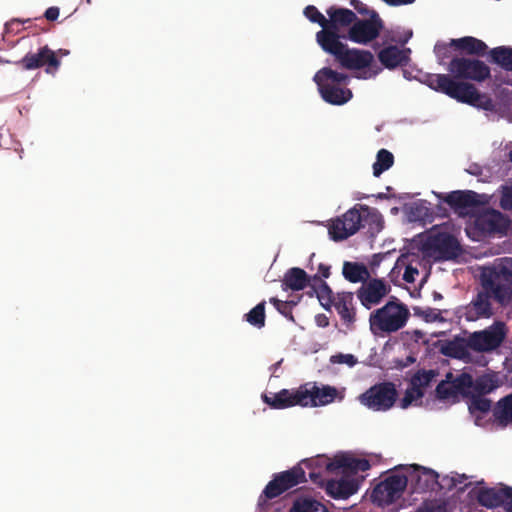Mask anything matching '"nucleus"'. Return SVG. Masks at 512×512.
Segmentation results:
<instances>
[{
    "mask_svg": "<svg viewBox=\"0 0 512 512\" xmlns=\"http://www.w3.org/2000/svg\"><path fill=\"white\" fill-rule=\"evenodd\" d=\"M327 24L319 30L315 39L320 48L334 57L340 67L349 70H362L369 68L374 61L373 54L368 50L349 48L342 42L346 39L341 30L351 27L357 20L355 12L348 8L331 6L326 10Z\"/></svg>",
    "mask_w": 512,
    "mask_h": 512,
    "instance_id": "f257e3e1",
    "label": "nucleus"
},
{
    "mask_svg": "<svg viewBox=\"0 0 512 512\" xmlns=\"http://www.w3.org/2000/svg\"><path fill=\"white\" fill-rule=\"evenodd\" d=\"M427 85L440 93L449 96L458 102L469 104L483 109L492 107V100L481 94L474 84L459 81L448 74H432L428 76Z\"/></svg>",
    "mask_w": 512,
    "mask_h": 512,
    "instance_id": "f03ea898",
    "label": "nucleus"
},
{
    "mask_svg": "<svg viewBox=\"0 0 512 512\" xmlns=\"http://www.w3.org/2000/svg\"><path fill=\"white\" fill-rule=\"evenodd\" d=\"M313 81L318 87L321 98L331 105H343L353 97L352 91L346 87L349 76L337 72L330 67H323L316 72Z\"/></svg>",
    "mask_w": 512,
    "mask_h": 512,
    "instance_id": "7ed1b4c3",
    "label": "nucleus"
},
{
    "mask_svg": "<svg viewBox=\"0 0 512 512\" xmlns=\"http://www.w3.org/2000/svg\"><path fill=\"white\" fill-rule=\"evenodd\" d=\"M376 209L366 205H355L347 210L341 217L331 220L329 235L334 241H342L357 233L363 226V222L371 218L373 221L380 219Z\"/></svg>",
    "mask_w": 512,
    "mask_h": 512,
    "instance_id": "20e7f679",
    "label": "nucleus"
},
{
    "mask_svg": "<svg viewBox=\"0 0 512 512\" xmlns=\"http://www.w3.org/2000/svg\"><path fill=\"white\" fill-rule=\"evenodd\" d=\"M482 285L499 303L507 301L512 291V259L502 258L499 263L486 268L482 274Z\"/></svg>",
    "mask_w": 512,
    "mask_h": 512,
    "instance_id": "39448f33",
    "label": "nucleus"
},
{
    "mask_svg": "<svg viewBox=\"0 0 512 512\" xmlns=\"http://www.w3.org/2000/svg\"><path fill=\"white\" fill-rule=\"evenodd\" d=\"M422 250L436 260H453L462 252L457 238L446 229L438 226L430 229L422 244Z\"/></svg>",
    "mask_w": 512,
    "mask_h": 512,
    "instance_id": "423d86ee",
    "label": "nucleus"
},
{
    "mask_svg": "<svg viewBox=\"0 0 512 512\" xmlns=\"http://www.w3.org/2000/svg\"><path fill=\"white\" fill-rule=\"evenodd\" d=\"M409 315L405 304L388 301L383 307L370 314V328L375 334L396 332L406 325Z\"/></svg>",
    "mask_w": 512,
    "mask_h": 512,
    "instance_id": "0eeeda50",
    "label": "nucleus"
},
{
    "mask_svg": "<svg viewBox=\"0 0 512 512\" xmlns=\"http://www.w3.org/2000/svg\"><path fill=\"white\" fill-rule=\"evenodd\" d=\"M396 385L390 381L376 383L359 395V402L376 412L390 410L398 399Z\"/></svg>",
    "mask_w": 512,
    "mask_h": 512,
    "instance_id": "6e6552de",
    "label": "nucleus"
},
{
    "mask_svg": "<svg viewBox=\"0 0 512 512\" xmlns=\"http://www.w3.org/2000/svg\"><path fill=\"white\" fill-rule=\"evenodd\" d=\"M448 75L459 80L483 82L490 78L491 70L483 61L469 57H453L447 66Z\"/></svg>",
    "mask_w": 512,
    "mask_h": 512,
    "instance_id": "1a4fd4ad",
    "label": "nucleus"
},
{
    "mask_svg": "<svg viewBox=\"0 0 512 512\" xmlns=\"http://www.w3.org/2000/svg\"><path fill=\"white\" fill-rule=\"evenodd\" d=\"M407 484V476L392 474L373 488L370 495L371 501L378 507L389 506L402 497Z\"/></svg>",
    "mask_w": 512,
    "mask_h": 512,
    "instance_id": "9d476101",
    "label": "nucleus"
},
{
    "mask_svg": "<svg viewBox=\"0 0 512 512\" xmlns=\"http://www.w3.org/2000/svg\"><path fill=\"white\" fill-rule=\"evenodd\" d=\"M384 28V22L377 12L371 13V18L358 19L349 28L346 39L357 44H368L379 37Z\"/></svg>",
    "mask_w": 512,
    "mask_h": 512,
    "instance_id": "9b49d317",
    "label": "nucleus"
},
{
    "mask_svg": "<svg viewBox=\"0 0 512 512\" xmlns=\"http://www.w3.org/2000/svg\"><path fill=\"white\" fill-rule=\"evenodd\" d=\"M471 350L488 352L498 348L506 337V327L503 322H495L489 328L476 331L469 335Z\"/></svg>",
    "mask_w": 512,
    "mask_h": 512,
    "instance_id": "f8f14e48",
    "label": "nucleus"
},
{
    "mask_svg": "<svg viewBox=\"0 0 512 512\" xmlns=\"http://www.w3.org/2000/svg\"><path fill=\"white\" fill-rule=\"evenodd\" d=\"M510 224V219L495 209L484 210L474 220V227L482 236L506 235Z\"/></svg>",
    "mask_w": 512,
    "mask_h": 512,
    "instance_id": "ddd939ff",
    "label": "nucleus"
},
{
    "mask_svg": "<svg viewBox=\"0 0 512 512\" xmlns=\"http://www.w3.org/2000/svg\"><path fill=\"white\" fill-rule=\"evenodd\" d=\"M338 391L329 385L317 386L315 382H308L300 386L302 407H318L332 403L337 397Z\"/></svg>",
    "mask_w": 512,
    "mask_h": 512,
    "instance_id": "4468645a",
    "label": "nucleus"
},
{
    "mask_svg": "<svg viewBox=\"0 0 512 512\" xmlns=\"http://www.w3.org/2000/svg\"><path fill=\"white\" fill-rule=\"evenodd\" d=\"M390 290L391 287L384 280L374 278L363 283L357 289L356 296L366 309H371L378 305Z\"/></svg>",
    "mask_w": 512,
    "mask_h": 512,
    "instance_id": "2eb2a0df",
    "label": "nucleus"
},
{
    "mask_svg": "<svg viewBox=\"0 0 512 512\" xmlns=\"http://www.w3.org/2000/svg\"><path fill=\"white\" fill-rule=\"evenodd\" d=\"M17 64L25 70H34L47 65L46 72H50L51 69L59 68L60 60L55 52L45 45L39 48L37 53H27Z\"/></svg>",
    "mask_w": 512,
    "mask_h": 512,
    "instance_id": "dca6fc26",
    "label": "nucleus"
},
{
    "mask_svg": "<svg viewBox=\"0 0 512 512\" xmlns=\"http://www.w3.org/2000/svg\"><path fill=\"white\" fill-rule=\"evenodd\" d=\"M438 198L459 214H463L464 211L480 205L478 193L472 190H456L446 194H439Z\"/></svg>",
    "mask_w": 512,
    "mask_h": 512,
    "instance_id": "f3484780",
    "label": "nucleus"
},
{
    "mask_svg": "<svg viewBox=\"0 0 512 512\" xmlns=\"http://www.w3.org/2000/svg\"><path fill=\"white\" fill-rule=\"evenodd\" d=\"M371 467L370 462L364 458H354L347 455L336 456L326 466L328 471L339 470L344 476L356 475L358 472H365Z\"/></svg>",
    "mask_w": 512,
    "mask_h": 512,
    "instance_id": "a211bd4d",
    "label": "nucleus"
},
{
    "mask_svg": "<svg viewBox=\"0 0 512 512\" xmlns=\"http://www.w3.org/2000/svg\"><path fill=\"white\" fill-rule=\"evenodd\" d=\"M490 290L484 289L465 307V317L468 321L489 318L493 315Z\"/></svg>",
    "mask_w": 512,
    "mask_h": 512,
    "instance_id": "6ab92c4d",
    "label": "nucleus"
},
{
    "mask_svg": "<svg viewBox=\"0 0 512 512\" xmlns=\"http://www.w3.org/2000/svg\"><path fill=\"white\" fill-rule=\"evenodd\" d=\"M341 321L347 327H351L356 322V308L354 307V294L352 292H338L332 303Z\"/></svg>",
    "mask_w": 512,
    "mask_h": 512,
    "instance_id": "aec40b11",
    "label": "nucleus"
},
{
    "mask_svg": "<svg viewBox=\"0 0 512 512\" xmlns=\"http://www.w3.org/2000/svg\"><path fill=\"white\" fill-rule=\"evenodd\" d=\"M412 467L415 471L411 474V481L414 482L415 492L434 491L440 486L437 472L418 465Z\"/></svg>",
    "mask_w": 512,
    "mask_h": 512,
    "instance_id": "412c9836",
    "label": "nucleus"
},
{
    "mask_svg": "<svg viewBox=\"0 0 512 512\" xmlns=\"http://www.w3.org/2000/svg\"><path fill=\"white\" fill-rule=\"evenodd\" d=\"M300 387L295 390L282 389L278 393L264 394L262 399L264 403L273 409H286L293 406H301L299 399Z\"/></svg>",
    "mask_w": 512,
    "mask_h": 512,
    "instance_id": "4be33fe9",
    "label": "nucleus"
},
{
    "mask_svg": "<svg viewBox=\"0 0 512 512\" xmlns=\"http://www.w3.org/2000/svg\"><path fill=\"white\" fill-rule=\"evenodd\" d=\"M511 492L512 487L509 486L480 489L477 495V501L480 505L489 509L501 506L505 508L507 496H509Z\"/></svg>",
    "mask_w": 512,
    "mask_h": 512,
    "instance_id": "5701e85b",
    "label": "nucleus"
},
{
    "mask_svg": "<svg viewBox=\"0 0 512 512\" xmlns=\"http://www.w3.org/2000/svg\"><path fill=\"white\" fill-rule=\"evenodd\" d=\"M410 49H399L397 46H388L378 53L379 61L388 69L404 66L409 61Z\"/></svg>",
    "mask_w": 512,
    "mask_h": 512,
    "instance_id": "b1692460",
    "label": "nucleus"
},
{
    "mask_svg": "<svg viewBox=\"0 0 512 512\" xmlns=\"http://www.w3.org/2000/svg\"><path fill=\"white\" fill-rule=\"evenodd\" d=\"M358 480L345 476L340 480H331L327 483V492L335 499H347L357 492Z\"/></svg>",
    "mask_w": 512,
    "mask_h": 512,
    "instance_id": "393cba45",
    "label": "nucleus"
},
{
    "mask_svg": "<svg viewBox=\"0 0 512 512\" xmlns=\"http://www.w3.org/2000/svg\"><path fill=\"white\" fill-rule=\"evenodd\" d=\"M471 344L470 337H455L452 340L447 341L441 347V353L445 356L456 358V359H468L470 358Z\"/></svg>",
    "mask_w": 512,
    "mask_h": 512,
    "instance_id": "a878e982",
    "label": "nucleus"
},
{
    "mask_svg": "<svg viewBox=\"0 0 512 512\" xmlns=\"http://www.w3.org/2000/svg\"><path fill=\"white\" fill-rule=\"evenodd\" d=\"M450 45L457 50L463 51L468 55L484 56L488 46L485 42L472 36H465L458 39H451Z\"/></svg>",
    "mask_w": 512,
    "mask_h": 512,
    "instance_id": "bb28decb",
    "label": "nucleus"
},
{
    "mask_svg": "<svg viewBox=\"0 0 512 512\" xmlns=\"http://www.w3.org/2000/svg\"><path fill=\"white\" fill-rule=\"evenodd\" d=\"M310 287L312 292L309 293V296H313L315 294L321 306L326 310H329L336 295L333 293L330 286L319 276V274H315L312 276V283Z\"/></svg>",
    "mask_w": 512,
    "mask_h": 512,
    "instance_id": "cd10ccee",
    "label": "nucleus"
},
{
    "mask_svg": "<svg viewBox=\"0 0 512 512\" xmlns=\"http://www.w3.org/2000/svg\"><path fill=\"white\" fill-rule=\"evenodd\" d=\"M312 276H309L303 269L298 267L290 268L284 275L283 286L285 289L300 291L310 286Z\"/></svg>",
    "mask_w": 512,
    "mask_h": 512,
    "instance_id": "c85d7f7f",
    "label": "nucleus"
},
{
    "mask_svg": "<svg viewBox=\"0 0 512 512\" xmlns=\"http://www.w3.org/2000/svg\"><path fill=\"white\" fill-rule=\"evenodd\" d=\"M343 277L351 283H365L370 278L368 268L359 262L345 261L342 268Z\"/></svg>",
    "mask_w": 512,
    "mask_h": 512,
    "instance_id": "c756f323",
    "label": "nucleus"
},
{
    "mask_svg": "<svg viewBox=\"0 0 512 512\" xmlns=\"http://www.w3.org/2000/svg\"><path fill=\"white\" fill-rule=\"evenodd\" d=\"M275 477L277 478L278 482H280L281 487L284 488L285 492L294 486L306 481L305 471L300 465L275 474Z\"/></svg>",
    "mask_w": 512,
    "mask_h": 512,
    "instance_id": "7c9ffc66",
    "label": "nucleus"
},
{
    "mask_svg": "<svg viewBox=\"0 0 512 512\" xmlns=\"http://www.w3.org/2000/svg\"><path fill=\"white\" fill-rule=\"evenodd\" d=\"M493 416L501 427H506L512 422V393L497 402L493 409Z\"/></svg>",
    "mask_w": 512,
    "mask_h": 512,
    "instance_id": "2f4dec72",
    "label": "nucleus"
},
{
    "mask_svg": "<svg viewBox=\"0 0 512 512\" xmlns=\"http://www.w3.org/2000/svg\"><path fill=\"white\" fill-rule=\"evenodd\" d=\"M492 61L507 71H512V47L499 46L490 50Z\"/></svg>",
    "mask_w": 512,
    "mask_h": 512,
    "instance_id": "473e14b6",
    "label": "nucleus"
},
{
    "mask_svg": "<svg viewBox=\"0 0 512 512\" xmlns=\"http://www.w3.org/2000/svg\"><path fill=\"white\" fill-rule=\"evenodd\" d=\"M473 389L479 395H485L498 387L497 377L493 374H484L473 380Z\"/></svg>",
    "mask_w": 512,
    "mask_h": 512,
    "instance_id": "72a5a7b5",
    "label": "nucleus"
},
{
    "mask_svg": "<svg viewBox=\"0 0 512 512\" xmlns=\"http://www.w3.org/2000/svg\"><path fill=\"white\" fill-rule=\"evenodd\" d=\"M285 490L281 487L280 482L274 476L273 479L268 482L261 495L258 498V506L264 508L268 500L274 499L284 493Z\"/></svg>",
    "mask_w": 512,
    "mask_h": 512,
    "instance_id": "f704fd0d",
    "label": "nucleus"
},
{
    "mask_svg": "<svg viewBox=\"0 0 512 512\" xmlns=\"http://www.w3.org/2000/svg\"><path fill=\"white\" fill-rule=\"evenodd\" d=\"M290 512H327L324 505L312 498H297Z\"/></svg>",
    "mask_w": 512,
    "mask_h": 512,
    "instance_id": "c9c22d12",
    "label": "nucleus"
},
{
    "mask_svg": "<svg viewBox=\"0 0 512 512\" xmlns=\"http://www.w3.org/2000/svg\"><path fill=\"white\" fill-rule=\"evenodd\" d=\"M393 163V154L386 149H380L377 153L376 161L373 164V175L379 177L384 171L392 167Z\"/></svg>",
    "mask_w": 512,
    "mask_h": 512,
    "instance_id": "e433bc0d",
    "label": "nucleus"
},
{
    "mask_svg": "<svg viewBox=\"0 0 512 512\" xmlns=\"http://www.w3.org/2000/svg\"><path fill=\"white\" fill-rule=\"evenodd\" d=\"M265 301L258 303L248 313L244 315L245 320L252 326L261 329L265 326Z\"/></svg>",
    "mask_w": 512,
    "mask_h": 512,
    "instance_id": "4c0bfd02",
    "label": "nucleus"
},
{
    "mask_svg": "<svg viewBox=\"0 0 512 512\" xmlns=\"http://www.w3.org/2000/svg\"><path fill=\"white\" fill-rule=\"evenodd\" d=\"M453 386L452 373L449 372L447 373L445 380H442L436 387L435 392L437 398L440 400L457 398L458 394Z\"/></svg>",
    "mask_w": 512,
    "mask_h": 512,
    "instance_id": "58836bf2",
    "label": "nucleus"
},
{
    "mask_svg": "<svg viewBox=\"0 0 512 512\" xmlns=\"http://www.w3.org/2000/svg\"><path fill=\"white\" fill-rule=\"evenodd\" d=\"M436 376L437 372L435 370H419L412 376L410 386L417 390H423L430 385Z\"/></svg>",
    "mask_w": 512,
    "mask_h": 512,
    "instance_id": "ea45409f",
    "label": "nucleus"
},
{
    "mask_svg": "<svg viewBox=\"0 0 512 512\" xmlns=\"http://www.w3.org/2000/svg\"><path fill=\"white\" fill-rule=\"evenodd\" d=\"M452 382L454 384V388L459 395H467L470 393L471 388H473V377L468 373H461L457 376L452 374Z\"/></svg>",
    "mask_w": 512,
    "mask_h": 512,
    "instance_id": "a19ab883",
    "label": "nucleus"
},
{
    "mask_svg": "<svg viewBox=\"0 0 512 512\" xmlns=\"http://www.w3.org/2000/svg\"><path fill=\"white\" fill-rule=\"evenodd\" d=\"M269 302L275 307V309L284 317L291 321H294L292 314V308L297 305L298 301H282L276 297H271Z\"/></svg>",
    "mask_w": 512,
    "mask_h": 512,
    "instance_id": "79ce46f5",
    "label": "nucleus"
},
{
    "mask_svg": "<svg viewBox=\"0 0 512 512\" xmlns=\"http://www.w3.org/2000/svg\"><path fill=\"white\" fill-rule=\"evenodd\" d=\"M303 14L310 22L318 24L322 29L327 24V18L314 5L306 6Z\"/></svg>",
    "mask_w": 512,
    "mask_h": 512,
    "instance_id": "37998d69",
    "label": "nucleus"
},
{
    "mask_svg": "<svg viewBox=\"0 0 512 512\" xmlns=\"http://www.w3.org/2000/svg\"><path fill=\"white\" fill-rule=\"evenodd\" d=\"M424 396L423 390H417L415 387L410 386L406 391L404 396L400 399L399 406L402 409H407L411 406V404L421 399Z\"/></svg>",
    "mask_w": 512,
    "mask_h": 512,
    "instance_id": "c03bdc74",
    "label": "nucleus"
},
{
    "mask_svg": "<svg viewBox=\"0 0 512 512\" xmlns=\"http://www.w3.org/2000/svg\"><path fill=\"white\" fill-rule=\"evenodd\" d=\"M451 47L449 43H437L434 47V53L438 59L439 64L444 65L445 60L451 57Z\"/></svg>",
    "mask_w": 512,
    "mask_h": 512,
    "instance_id": "a18cd8bd",
    "label": "nucleus"
},
{
    "mask_svg": "<svg viewBox=\"0 0 512 512\" xmlns=\"http://www.w3.org/2000/svg\"><path fill=\"white\" fill-rule=\"evenodd\" d=\"M491 408V401L487 398L478 396L474 397L471 401L470 410L471 411H480V412H488Z\"/></svg>",
    "mask_w": 512,
    "mask_h": 512,
    "instance_id": "49530a36",
    "label": "nucleus"
},
{
    "mask_svg": "<svg viewBox=\"0 0 512 512\" xmlns=\"http://www.w3.org/2000/svg\"><path fill=\"white\" fill-rule=\"evenodd\" d=\"M331 363L333 364H346L349 367H353L357 363V358L353 354H336L331 356Z\"/></svg>",
    "mask_w": 512,
    "mask_h": 512,
    "instance_id": "de8ad7c7",
    "label": "nucleus"
},
{
    "mask_svg": "<svg viewBox=\"0 0 512 512\" xmlns=\"http://www.w3.org/2000/svg\"><path fill=\"white\" fill-rule=\"evenodd\" d=\"M415 314L423 316L426 321H437L441 320L440 311L433 308H426L422 310L421 308H415Z\"/></svg>",
    "mask_w": 512,
    "mask_h": 512,
    "instance_id": "09e8293b",
    "label": "nucleus"
},
{
    "mask_svg": "<svg viewBox=\"0 0 512 512\" xmlns=\"http://www.w3.org/2000/svg\"><path fill=\"white\" fill-rule=\"evenodd\" d=\"M500 207L512 211V188H506L500 198Z\"/></svg>",
    "mask_w": 512,
    "mask_h": 512,
    "instance_id": "8fccbe9b",
    "label": "nucleus"
},
{
    "mask_svg": "<svg viewBox=\"0 0 512 512\" xmlns=\"http://www.w3.org/2000/svg\"><path fill=\"white\" fill-rule=\"evenodd\" d=\"M351 5L354 7V9L363 16H369L371 18V13L376 12L373 9H369L366 4L361 2L360 0H352Z\"/></svg>",
    "mask_w": 512,
    "mask_h": 512,
    "instance_id": "3c124183",
    "label": "nucleus"
},
{
    "mask_svg": "<svg viewBox=\"0 0 512 512\" xmlns=\"http://www.w3.org/2000/svg\"><path fill=\"white\" fill-rule=\"evenodd\" d=\"M417 274L418 270L409 265L405 268L403 279L408 283H412L415 281V275Z\"/></svg>",
    "mask_w": 512,
    "mask_h": 512,
    "instance_id": "603ef678",
    "label": "nucleus"
},
{
    "mask_svg": "<svg viewBox=\"0 0 512 512\" xmlns=\"http://www.w3.org/2000/svg\"><path fill=\"white\" fill-rule=\"evenodd\" d=\"M59 13V8L52 6L45 11L44 16L48 21H55L59 17Z\"/></svg>",
    "mask_w": 512,
    "mask_h": 512,
    "instance_id": "864d4df0",
    "label": "nucleus"
},
{
    "mask_svg": "<svg viewBox=\"0 0 512 512\" xmlns=\"http://www.w3.org/2000/svg\"><path fill=\"white\" fill-rule=\"evenodd\" d=\"M330 266L326 264H320L318 267V273L321 278H328L330 276Z\"/></svg>",
    "mask_w": 512,
    "mask_h": 512,
    "instance_id": "5fc2aeb1",
    "label": "nucleus"
},
{
    "mask_svg": "<svg viewBox=\"0 0 512 512\" xmlns=\"http://www.w3.org/2000/svg\"><path fill=\"white\" fill-rule=\"evenodd\" d=\"M382 1L390 6L407 5V4H412L415 2V0H382Z\"/></svg>",
    "mask_w": 512,
    "mask_h": 512,
    "instance_id": "6e6d98bb",
    "label": "nucleus"
},
{
    "mask_svg": "<svg viewBox=\"0 0 512 512\" xmlns=\"http://www.w3.org/2000/svg\"><path fill=\"white\" fill-rule=\"evenodd\" d=\"M381 71L380 68H377V69H369L367 71H364L362 74H360L358 76V78H362V79H368V78H371V77H375L379 72Z\"/></svg>",
    "mask_w": 512,
    "mask_h": 512,
    "instance_id": "4d7b16f0",
    "label": "nucleus"
},
{
    "mask_svg": "<svg viewBox=\"0 0 512 512\" xmlns=\"http://www.w3.org/2000/svg\"><path fill=\"white\" fill-rule=\"evenodd\" d=\"M441 505H427L419 509V512H442Z\"/></svg>",
    "mask_w": 512,
    "mask_h": 512,
    "instance_id": "13d9d810",
    "label": "nucleus"
},
{
    "mask_svg": "<svg viewBox=\"0 0 512 512\" xmlns=\"http://www.w3.org/2000/svg\"><path fill=\"white\" fill-rule=\"evenodd\" d=\"M309 477L310 479L315 482V483H320L321 480H322V476L320 473H317V472H310L309 473Z\"/></svg>",
    "mask_w": 512,
    "mask_h": 512,
    "instance_id": "bf43d9fd",
    "label": "nucleus"
},
{
    "mask_svg": "<svg viewBox=\"0 0 512 512\" xmlns=\"http://www.w3.org/2000/svg\"><path fill=\"white\" fill-rule=\"evenodd\" d=\"M433 299L434 300H441V299H443V296H442L441 293L434 291L433 292Z\"/></svg>",
    "mask_w": 512,
    "mask_h": 512,
    "instance_id": "052dcab7",
    "label": "nucleus"
},
{
    "mask_svg": "<svg viewBox=\"0 0 512 512\" xmlns=\"http://www.w3.org/2000/svg\"><path fill=\"white\" fill-rule=\"evenodd\" d=\"M14 23H19V22L15 20V21H12L11 23L6 24V29H9V27H10L12 24H14Z\"/></svg>",
    "mask_w": 512,
    "mask_h": 512,
    "instance_id": "680f3d73",
    "label": "nucleus"
},
{
    "mask_svg": "<svg viewBox=\"0 0 512 512\" xmlns=\"http://www.w3.org/2000/svg\"><path fill=\"white\" fill-rule=\"evenodd\" d=\"M59 53L62 54V55H67L69 52L67 50L60 49Z\"/></svg>",
    "mask_w": 512,
    "mask_h": 512,
    "instance_id": "e2e57ef3",
    "label": "nucleus"
},
{
    "mask_svg": "<svg viewBox=\"0 0 512 512\" xmlns=\"http://www.w3.org/2000/svg\"><path fill=\"white\" fill-rule=\"evenodd\" d=\"M509 160L512 162V150L509 152Z\"/></svg>",
    "mask_w": 512,
    "mask_h": 512,
    "instance_id": "0e129e2a",
    "label": "nucleus"
},
{
    "mask_svg": "<svg viewBox=\"0 0 512 512\" xmlns=\"http://www.w3.org/2000/svg\"><path fill=\"white\" fill-rule=\"evenodd\" d=\"M408 361L413 362V361H414V358L409 357V358H408Z\"/></svg>",
    "mask_w": 512,
    "mask_h": 512,
    "instance_id": "69168bd1",
    "label": "nucleus"
},
{
    "mask_svg": "<svg viewBox=\"0 0 512 512\" xmlns=\"http://www.w3.org/2000/svg\"><path fill=\"white\" fill-rule=\"evenodd\" d=\"M273 512H282L281 509H275Z\"/></svg>",
    "mask_w": 512,
    "mask_h": 512,
    "instance_id": "338daca9",
    "label": "nucleus"
},
{
    "mask_svg": "<svg viewBox=\"0 0 512 512\" xmlns=\"http://www.w3.org/2000/svg\"><path fill=\"white\" fill-rule=\"evenodd\" d=\"M452 485L451 486H456V483L454 482V479H452Z\"/></svg>",
    "mask_w": 512,
    "mask_h": 512,
    "instance_id": "774afa93",
    "label": "nucleus"
}]
</instances>
